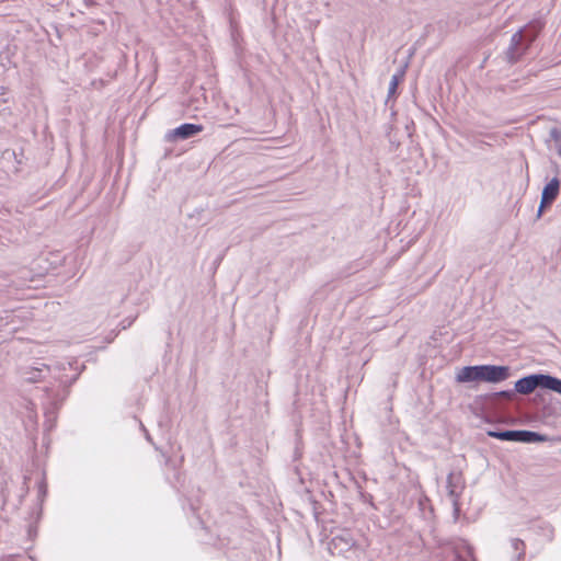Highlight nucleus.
<instances>
[{
  "mask_svg": "<svg viewBox=\"0 0 561 561\" xmlns=\"http://www.w3.org/2000/svg\"><path fill=\"white\" fill-rule=\"evenodd\" d=\"M548 206H541V203L539 204V207H538V210H537V218H540L545 211V209L547 208Z\"/></svg>",
  "mask_w": 561,
  "mask_h": 561,
  "instance_id": "obj_22",
  "label": "nucleus"
},
{
  "mask_svg": "<svg viewBox=\"0 0 561 561\" xmlns=\"http://www.w3.org/2000/svg\"><path fill=\"white\" fill-rule=\"evenodd\" d=\"M447 492L451 499L455 514L459 513V496L465 489V479L461 472L451 471L447 476Z\"/></svg>",
  "mask_w": 561,
  "mask_h": 561,
  "instance_id": "obj_4",
  "label": "nucleus"
},
{
  "mask_svg": "<svg viewBox=\"0 0 561 561\" xmlns=\"http://www.w3.org/2000/svg\"><path fill=\"white\" fill-rule=\"evenodd\" d=\"M515 389L514 390H502V391H497V392H494L491 394L492 399L494 401L499 400V399H504V400H512L515 396Z\"/></svg>",
  "mask_w": 561,
  "mask_h": 561,
  "instance_id": "obj_16",
  "label": "nucleus"
},
{
  "mask_svg": "<svg viewBox=\"0 0 561 561\" xmlns=\"http://www.w3.org/2000/svg\"><path fill=\"white\" fill-rule=\"evenodd\" d=\"M561 182L558 178L551 179L542 188L541 206H551L560 193Z\"/></svg>",
  "mask_w": 561,
  "mask_h": 561,
  "instance_id": "obj_6",
  "label": "nucleus"
},
{
  "mask_svg": "<svg viewBox=\"0 0 561 561\" xmlns=\"http://www.w3.org/2000/svg\"><path fill=\"white\" fill-rule=\"evenodd\" d=\"M404 73H405L404 68H401L394 75H392L391 80L389 82V88H388V99L396 95L398 84L403 79Z\"/></svg>",
  "mask_w": 561,
  "mask_h": 561,
  "instance_id": "obj_14",
  "label": "nucleus"
},
{
  "mask_svg": "<svg viewBox=\"0 0 561 561\" xmlns=\"http://www.w3.org/2000/svg\"><path fill=\"white\" fill-rule=\"evenodd\" d=\"M539 374H531L518 379L515 382V391L522 394H529L539 388Z\"/></svg>",
  "mask_w": 561,
  "mask_h": 561,
  "instance_id": "obj_7",
  "label": "nucleus"
},
{
  "mask_svg": "<svg viewBox=\"0 0 561 561\" xmlns=\"http://www.w3.org/2000/svg\"><path fill=\"white\" fill-rule=\"evenodd\" d=\"M539 388L561 394V379L551 375L539 374Z\"/></svg>",
  "mask_w": 561,
  "mask_h": 561,
  "instance_id": "obj_9",
  "label": "nucleus"
},
{
  "mask_svg": "<svg viewBox=\"0 0 561 561\" xmlns=\"http://www.w3.org/2000/svg\"><path fill=\"white\" fill-rule=\"evenodd\" d=\"M7 90L4 87L0 85V112L4 108V105L8 102V99L5 98Z\"/></svg>",
  "mask_w": 561,
  "mask_h": 561,
  "instance_id": "obj_19",
  "label": "nucleus"
},
{
  "mask_svg": "<svg viewBox=\"0 0 561 561\" xmlns=\"http://www.w3.org/2000/svg\"><path fill=\"white\" fill-rule=\"evenodd\" d=\"M191 508H192L193 511H195V510H196V507H195L193 504H191Z\"/></svg>",
  "mask_w": 561,
  "mask_h": 561,
  "instance_id": "obj_26",
  "label": "nucleus"
},
{
  "mask_svg": "<svg viewBox=\"0 0 561 561\" xmlns=\"http://www.w3.org/2000/svg\"><path fill=\"white\" fill-rule=\"evenodd\" d=\"M14 558H15V556H13V554L8 556V560H13Z\"/></svg>",
  "mask_w": 561,
  "mask_h": 561,
  "instance_id": "obj_25",
  "label": "nucleus"
},
{
  "mask_svg": "<svg viewBox=\"0 0 561 561\" xmlns=\"http://www.w3.org/2000/svg\"><path fill=\"white\" fill-rule=\"evenodd\" d=\"M517 430L488 431V435L503 442H517Z\"/></svg>",
  "mask_w": 561,
  "mask_h": 561,
  "instance_id": "obj_12",
  "label": "nucleus"
},
{
  "mask_svg": "<svg viewBox=\"0 0 561 561\" xmlns=\"http://www.w3.org/2000/svg\"><path fill=\"white\" fill-rule=\"evenodd\" d=\"M141 428H142V431L145 433L146 439L148 442H151V436L149 435L148 431L145 428V426L142 424H141Z\"/></svg>",
  "mask_w": 561,
  "mask_h": 561,
  "instance_id": "obj_23",
  "label": "nucleus"
},
{
  "mask_svg": "<svg viewBox=\"0 0 561 561\" xmlns=\"http://www.w3.org/2000/svg\"><path fill=\"white\" fill-rule=\"evenodd\" d=\"M20 273H21V278H22V282H21V283H15V280H11V283H12L14 286H16V287H19V286H23V285L25 284V282H26V274H28V271H26V270H22Z\"/></svg>",
  "mask_w": 561,
  "mask_h": 561,
  "instance_id": "obj_20",
  "label": "nucleus"
},
{
  "mask_svg": "<svg viewBox=\"0 0 561 561\" xmlns=\"http://www.w3.org/2000/svg\"><path fill=\"white\" fill-rule=\"evenodd\" d=\"M517 442L519 443L531 444L546 440V437L537 432L526 430H517Z\"/></svg>",
  "mask_w": 561,
  "mask_h": 561,
  "instance_id": "obj_11",
  "label": "nucleus"
},
{
  "mask_svg": "<svg viewBox=\"0 0 561 561\" xmlns=\"http://www.w3.org/2000/svg\"><path fill=\"white\" fill-rule=\"evenodd\" d=\"M71 363H60L55 366H48L44 363H35V366H25L20 369L21 378L26 382H37L50 376L57 385H50L44 388L45 400L43 401L45 427L51 431L57 420V411L69 394V387L77 380L78 374L68 377L64 374L71 369Z\"/></svg>",
  "mask_w": 561,
  "mask_h": 561,
  "instance_id": "obj_1",
  "label": "nucleus"
},
{
  "mask_svg": "<svg viewBox=\"0 0 561 561\" xmlns=\"http://www.w3.org/2000/svg\"><path fill=\"white\" fill-rule=\"evenodd\" d=\"M15 330H16V327H10V328L8 329V332H9V333H12V332H14Z\"/></svg>",
  "mask_w": 561,
  "mask_h": 561,
  "instance_id": "obj_24",
  "label": "nucleus"
},
{
  "mask_svg": "<svg viewBox=\"0 0 561 561\" xmlns=\"http://www.w3.org/2000/svg\"><path fill=\"white\" fill-rule=\"evenodd\" d=\"M511 376V368L501 365H474L465 366L456 375L457 382L484 381L490 383H499Z\"/></svg>",
  "mask_w": 561,
  "mask_h": 561,
  "instance_id": "obj_2",
  "label": "nucleus"
},
{
  "mask_svg": "<svg viewBox=\"0 0 561 561\" xmlns=\"http://www.w3.org/2000/svg\"><path fill=\"white\" fill-rule=\"evenodd\" d=\"M25 417L27 419V422L31 425H35L37 423V413H36L34 403H32V402L26 403Z\"/></svg>",
  "mask_w": 561,
  "mask_h": 561,
  "instance_id": "obj_15",
  "label": "nucleus"
},
{
  "mask_svg": "<svg viewBox=\"0 0 561 561\" xmlns=\"http://www.w3.org/2000/svg\"><path fill=\"white\" fill-rule=\"evenodd\" d=\"M134 321H135V318L123 320L122 321V329L125 330V329L129 328L133 324Z\"/></svg>",
  "mask_w": 561,
  "mask_h": 561,
  "instance_id": "obj_21",
  "label": "nucleus"
},
{
  "mask_svg": "<svg viewBox=\"0 0 561 561\" xmlns=\"http://www.w3.org/2000/svg\"><path fill=\"white\" fill-rule=\"evenodd\" d=\"M456 561H476L473 548L466 540L456 547Z\"/></svg>",
  "mask_w": 561,
  "mask_h": 561,
  "instance_id": "obj_10",
  "label": "nucleus"
},
{
  "mask_svg": "<svg viewBox=\"0 0 561 561\" xmlns=\"http://www.w3.org/2000/svg\"><path fill=\"white\" fill-rule=\"evenodd\" d=\"M511 547L514 550L512 561H524L526 545L523 540L514 538L511 540Z\"/></svg>",
  "mask_w": 561,
  "mask_h": 561,
  "instance_id": "obj_13",
  "label": "nucleus"
},
{
  "mask_svg": "<svg viewBox=\"0 0 561 561\" xmlns=\"http://www.w3.org/2000/svg\"><path fill=\"white\" fill-rule=\"evenodd\" d=\"M539 30L537 25H529L512 35L510 45L505 51L508 62H517L527 53L536 39Z\"/></svg>",
  "mask_w": 561,
  "mask_h": 561,
  "instance_id": "obj_3",
  "label": "nucleus"
},
{
  "mask_svg": "<svg viewBox=\"0 0 561 561\" xmlns=\"http://www.w3.org/2000/svg\"><path fill=\"white\" fill-rule=\"evenodd\" d=\"M46 494H47V485H46V482H45V480H41V481L38 482V499H39L41 501H43V500H44V497L46 496Z\"/></svg>",
  "mask_w": 561,
  "mask_h": 561,
  "instance_id": "obj_18",
  "label": "nucleus"
},
{
  "mask_svg": "<svg viewBox=\"0 0 561 561\" xmlns=\"http://www.w3.org/2000/svg\"><path fill=\"white\" fill-rule=\"evenodd\" d=\"M559 154H560V157H561V148L559 149Z\"/></svg>",
  "mask_w": 561,
  "mask_h": 561,
  "instance_id": "obj_27",
  "label": "nucleus"
},
{
  "mask_svg": "<svg viewBox=\"0 0 561 561\" xmlns=\"http://www.w3.org/2000/svg\"><path fill=\"white\" fill-rule=\"evenodd\" d=\"M354 545V541L351 536H335L329 542V550L331 553H342L344 551L350 550Z\"/></svg>",
  "mask_w": 561,
  "mask_h": 561,
  "instance_id": "obj_8",
  "label": "nucleus"
},
{
  "mask_svg": "<svg viewBox=\"0 0 561 561\" xmlns=\"http://www.w3.org/2000/svg\"><path fill=\"white\" fill-rule=\"evenodd\" d=\"M204 127L199 124H193V123H184L180 126H178L174 129H171L167 134V140L174 141V140H186L188 138L194 137L195 135L203 131Z\"/></svg>",
  "mask_w": 561,
  "mask_h": 561,
  "instance_id": "obj_5",
  "label": "nucleus"
},
{
  "mask_svg": "<svg viewBox=\"0 0 561 561\" xmlns=\"http://www.w3.org/2000/svg\"><path fill=\"white\" fill-rule=\"evenodd\" d=\"M4 316H0V331L13 323L15 314L13 312H3Z\"/></svg>",
  "mask_w": 561,
  "mask_h": 561,
  "instance_id": "obj_17",
  "label": "nucleus"
}]
</instances>
